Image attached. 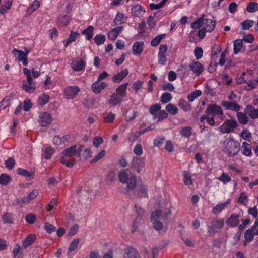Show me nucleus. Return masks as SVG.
Instances as JSON below:
<instances>
[{
    "mask_svg": "<svg viewBox=\"0 0 258 258\" xmlns=\"http://www.w3.org/2000/svg\"><path fill=\"white\" fill-rule=\"evenodd\" d=\"M119 181L122 184H126V189L134 190L137 186V179L135 175L128 169L121 170L118 174Z\"/></svg>",
    "mask_w": 258,
    "mask_h": 258,
    "instance_id": "nucleus-1",
    "label": "nucleus"
},
{
    "mask_svg": "<svg viewBox=\"0 0 258 258\" xmlns=\"http://www.w3.org/2000/svg\"><path fill=\"white\" fill-rule=\"evenodd\" d=\"M76 145L72 146L64 150L63 156L60 159V163L67 167L72 168L75 164V159L73 156L77 155Z\"/></svg>",
    "mask_w": 258,
    "mask_h": 258,
    "instance_id": "nucleus-2",
    "label": "nucleus"
},
{
    "mask_svg": "<svg viewBox=\"0 0 258 258\" xmlns=\"http://www.w3.org/2000/svg\"><path fill=\"white\" fill-rule=\"evenodd\" d=\"M224 152L228 156H234L239 152L240 144L233 138L226 139L224 142Z\"/></svg>",
    "mask_w": 258,
    "mask_h": 258,
    "instance_id": "nucleus-3",
    "label": "nucleus"
},
{
    "mask_svg": "<svg viewBox=\"0 0 258 258\" xmlns=\"http://www.w3.org/2000/svg\"><path fill=\"white\" fill-rule=\"evenodd\" d=\"M23 72L27 77V82L23 81L22 89L26 92L31 93L36 90L35 84L33 81L31 72L26 68H24Z\"/></svg>",
    "mask_w": 258,
    "mask_h": 258,
    "instance_id": "nucleus-4",
    "label": "nucleus"
},
{
    "mask_svg": "<svg viewBox=\"0 0 258 258\" xmlns=\"http://www.w3.org/2000/svg\"><path fill=\"white\" fill-rule=\"evenodd\" d=\"M205 113L209 115H212V116L217 117L221 120H223L225 117L222 107L215 103L208 104L205 110Z\"/></svg>",
    "mask_w": 258,
    "mask_h": 258,
    "instance_id": "nucleus-5",
    "label": "nucleus"
},
{
    "mask_svg": "<svg viewBox=\"0 0 258 258\" xmlns=\"http://www.w3.org/2000/svg\"><path fill=\"white\" fill-rule=\"evenodd\" d=\"M238 126V123L235 119H227L224 121L221 126V132L223 133L233 132Z\"/></svg>",
    "mask_w": 258,
    "mask_h": 258,
    "instance_id": "nucleus-6",
    "label": "nucleus"
},
{
    "mask_svg": "<svg viewBox=\"0 0 258 258\" xmlns=\"http://www.w3.org/2000/svg\"><path fill=\"white\" fill-rule=\"evenodd\" d=\"M224 226V221L223 219L213 218L211 221V225L208 226V232L210 234H215L217 229H220Z\"/></svg>",
    "mask_w": 258,
    "mask_h": 258,
    "instance_id": "nucleus-7",
    "label": "nucleus"
},
{
    "mask_svg": "<svg viewBox=\"0 0 258 258\" xmlns=\"http://www.w3.org/2000/svg\"><path fill=\"white\" fill-rule=\"evenodd\" d=\"M132 167L140 173L145 164V159L141 157L134 156L132 160Z\"/></svg>",
    "mask_w": 258,
    "mask_h": 258,
    "instance_id": "nucleus-8",
    "label": "nucleus"
},
{
    "mask_svg": "<svg viewBox=\"0 0 258 258\" xmlns=\"http://www.w3.org/2000/svg\"><path fill=\"white\" fill-rule=\"evenodd\" d=\"M80 91V88L76 86L67 87L64 90V97L68 99H72L76 97Z\"/></svg>",
    "mask_w": 258,
    "mask_h": 258,
    "instance_id": "nucleus-9",
    "label": "nucleus"
},
{
    "mask_svg": "<svg viewBox=\"0 0 258 258\" xmlns=\"http://www.w3.org/2000/svg\"><path fill=\"white\" fill-rule=\"evenodd\" d=\"M39 122L41 126H49L52 122L51 115L47 112L40 113L39 116Z\"/></svg>",
    "mask_w": 258,
    "mask_h": 258,
    "instance_id": "nucleus-10",
    "label": "nucleus"
},
{
    "mask_svg": "<svg viewBox=\"0 0 258 258\" xmlns=\"http://www.w3.org/2000/svg\"><path fill=\"white\" fill-rule=\"evenodd\" d=\"M166 211L163 212L162 210H156L153 212L151 215V220L155 219H165L171 215V211L170 209H166Z\"/></svg>",
    "mask_w": 258,
    "mask_h": 258,
    "instance_id": "nucleus-11",
    "label": "nucleus"
},
{
    "mask_svg": "<svg viewBox=\"0 0 258 258\" xmlns=\"http://www.w3.org/2000/svg\"><path fill=\"white\" fill-rule=\"evenodd\" d=\"M222 106L226 110H231L237 112L241 109L240 105L234 101H222L221 103Z\"/></svg>",
    "mask_w": 258,
    "mask_h": 258,
    "instance_id": "nucleus-12",
    "label": "nucleus"
},
{
    "mask_svg": "<svg viewBox=\"0 0 258 258\" xmlns=\"http://www.w3.org/2000/svg\"><path fill=\"white\" fill-rule=\"evenodd\" d=\"M240 215L239 214L233 213L226 221V223L228 226L232 228H235L238 226L240 222Z\"/></svg>",
    "mask_w": 258,
    "mask_h": 258,
    "instance_id": "nucleus-13",
    "label": "nucleus"
},
{
    "mask_svg": "<svg viewBox=\"0 0 258 258\" xmlns=\"http://www.w3.org/2000/svg\"><path fill=\"white\" fill-rule=\"evenodd\" d=\"M244 111L251 119H255L258 118V109H256L252 105H247Z\"/></svg>",
    "mask_w": 258,
    "mask_h": 258,
    "instance_id": "nucleus-14",
    "label": "nucleus"
},
{
    "mask_svg": "<svg viewBox=\"0 0 258 258\" xmlns=\"http://www.w3.org/2000/svg\"><path fill=\"white\" fill-rule=\"evenodd\" d=\"M13 52L17 57L16 59H17L19 62H22L23 64H28V62L27 58V53L16 49L13 50Z\"/></svg>",
    "mask_w": 258,
    "mask_h": 258,
    "instance_id": "nucleus-15",
    "label": "nucleus"
},
{
    "mask_svg": "<svg viewBox=\"0 0 258 258\" xmlns=\"http://www.w3.org/2000/svg\"><path fill=\"white\" fill-rule=\"evenodd\" d=\"M123 101V98L115 92L113 93L108 100V104L111 106H115L120 104Z\"/></svg>",
    "mask_w": 258,
    "mask_h": 258,
    "instance_id": "nucleus-16",
    "label": "nucleus"
},
{
    "mask_svg": "<svg viewBox=\"0 0 258 258\" xmlns=\"http://www.w3.org/2000/svg\"><path fill=\"white\" fill-rule=\"evenodd\" d=\"M80 37V34L78 32H75L73 30L71 31L68 38L63 41V45L65 48H67L71 43L75 41L77 39Z\"/></svg>",
    "mask_w": 258,
    "mask_h": 258,
    "instance_id": "nucleus-17",
    "label": "nucleus"
},
{
    "mask_svg": "<svg viewBox=\"0 0 258 258\" xmlns=\"http://www.w3.org/2000/svg\"><path fill=\"white\" fill-rule=\"evenodd\" d=\"M107 86V84L104 82H100L97 80L92 85L91 88L92 91L96 94L100 93L101 91Z\"/></svg>",
    "mask_w": 258,
    "mask_h": 258,
    "instance_id": "nucleus-18",
    "label": "nucleus"
},
{
    "mask_svg": "<svg viewBox=\"0 0 258 258\" xmlns=\"http://www.w3.org/2000/svg\"><path fill=\"white\" fill-rule=\"evenodd\" d=\"M216 25L215 20L210 19H204V23L203 24V28L207 31V32H212Z\"/></svg>",
    "mask_w": 258,
    "mask_h": 258,
    "instance_id": "nucleus-19",
    "label": "nucleus"
},
{
    "mask_svg": "<svg viewBox=\"0 0 258 258\" xmlns=\"http://www.w3.org/2000/svg\"><path fill=\"white\" fill-rule=\"evenodd\" d=\"M128 70L127 69H123L121 72L114 75L112 77V80L114 83H120L128 75Z\"/></svg>",
    "mask_w": 258,
    "mask_h": 258,
    "instance_id": "nucleus-20",
    "label": "nucleus"
},
{
    "mask_svg": "<svg viewBox=\"0 0 258 258\" xmlns=\"http://www.w3.org/2000/svg\"><path fill=\"white\" fill-rule=\"evenodd\" d=\"M128 85V83L127 82L120 85L119 86L116 88V92L115 93L123 98V97H125L126 95L127 87Z\"/></svg>",
    "mask_w": 258,
    "mask_h": 258,
    "instance_id": "nucleus-21",
    "label": "nucleus"
},
{
    "mask_svg": "<svg viewBox=\"0 0 258 258\" xmlns=\"http://www.w3.org/2000/svg\"><path fill=\"white\" fill-rule=\"evenodd\" d=\"M132 14L134 16L140 17L145 13V10L143 9L142 7L139 4L133 6L131 10Z\"/></svg>",
    "mask_w": 258,
    "mask_h": 258,
    "instance_id": "nucleus-22",
    "label": "nucleus"
},
{
    "mask_svg": "<svg viewBox=\"0 0 258 258\" xmlns=\"http://www.w3.org/2000/svg\"><path fill=\"white\" fill-rule=\"evenodd\" d=\"M94 28L93 26L90 25L86 29L81 32V34L85 36L87 40H90L93 37V32Z\"/></svg>",
    "mask_w": 258,
    "mask_h": 258,
    "instance_id": "nucleus-23",
    "label": "nucleus"
},
{
    "mask_svg": "<svg viewBox=\"0 0 258 258\" xmlns=\"http://www.w3.org/2000/svg\"><path fill=\"white\" fill-rule=\"evenodd\" d=\"M241 152L245 156H250L252 154L251 145L246 142H243L241 147Z\"/></svg>",
    "mask_w": 258,
    "mask_h": 258,
    "instance_id": "nucleus-24",
    "label": "nucleus"
},
{
    "mask_svg": "<svg viewBox=\"0 0 258 258\" xmlns=\"http://www.w3.org/2000/svg\"><path fill=\"white\" fill-rule=\"evenodd\" d=\"M144 43L143 42H136L133 46V51L134 54L136 55H139L143 51V46Z\"/></svg>",
    "mask_w": 258,
    "mask_h": 258,
    "instance_id": "nucleus-25",
    "label": "nucleus"
},
{
    "mask_svg": "<svg viewBox=\"0 0 258 258\" xmlns=\"http://www.w3.org/2000/svg\"><path fill=\"white\" fill-rule=\"evenodd\" d=\"M36 236L35 235L31 234L28 235L24 240L23 243V246L24 248H26L27 247L31 246L33 244V243L35 242L36 240Z\"/></svg>",
    "mask_w": 258,
    "mask_h": 258,
    "instance_id": "nucleus-26",
    "label": "nucleus"
},
{
    "mask_svg": "<svg viewBox=\"0 0 258 258\" xmlns=\"http://www.w3.org/2000/svg\"><path fill=\"white\" fill-rule=\"evenodd\" d=\"M57 23L62 27H66L70 23L69 17L66 15L58 16Z\"/></svg>",
    "mask_w": 258,
    "mask_h": 258,
    "instance_id": "nucleus-27",
    "label": "nucleus"
},
{
    "mask_svg": "<svg viewBox=\"0 0 258 258\" xmlns=\"http://www.w3.org/2000/svg\"><path fill=\"white\" fill-rule=\"evenodd\" d=\"M245 113L238 111L237 112V117L239 122L242 124H246L249 120V117Z\"/></svg>",
    "mask_w": 258,
    "mask_h": 258,
    "instance_id": "nucleus-28",
    "label": "nucleus"
},
{
    "mask_svg": "<svg viewBox=\"0 0 258 258\" xmlns=\"http://www.w3.org/2000/svg\"><path fill=\"white\" fill-rule=\"evenodd\" d=\"M125 253L128 258H140L138 252L133 247H127L125 249Z\"/></svg>",
    "mask_w": 258,
    "mask_h": 258,
    "instance_id": "nucleus-29",
    "label": "nucleus"
},
{
    "mask_svg": "<svg viewBox=\"0 0 258 258\" xmlns=\"http://www.w3.org/2000/svg\"><path fill=\"white\" fill-rule=\"evenodd\" d=\"M179 134L188 139L192 135V128L190 126H184L179 131Z\"/></svg>",
    "mask_w": 258,
    "mask_h": 258,
    "instance_id": "nucleus-30",
    "label": "nucleus"
},
{
    "mask_svg": "<svg viewBox=\"0 0 258 258\" xmlns=\"http://www.w3.org/2000/svg\"><path fill=\"white\" fill-rule=\"evenodd\" d=\"M246 11L248 13H255L258 11V3L256 2H249L246 7Z\"/></svg>",
    "mask_w": 258,
    "mask_h": 258,
    "instance_id": "nucleus-31",
    "label": "nucleus"
},
{
    "mask_svg": "<svg viewBox=\"0 0 258 258\" xmlns=\"http://www.w3.org/2000/svg\"><path fill=\"white\" fill-rule=\"evenodd\" d=\"M49 96L45 93H43L39 96L38 99V104L41 107L45 105L49 102Z\"/></svg>",
    "mask_w": 258,
    "mask_h": 258,
    "instance_id": "nucleus-32",
    "label": "nucleus"
},
{
    "mask_svg": "<svg viewBox=\"0 0 258 258\" xmlns=\"http://www.w3.org/2000/svg\"><path fill=\"white\" fill-rule=\"evenodd\" d=\"M178 106L185 112L189 111L191 109V105L186 100L182 99L179 100Z\"/></svg>",
    "mask_w": 258,
    "mask_h": 258,
    "instance_id": "nucleus-33",
    "label": "nucleus"
},
{
    "mask_svg": "<svg viewBox=\"0 0 258 258\" xmlns=\"http://www.w3.org/2000/svg\"><path fill=\"white\" fill-rule=\"evenodd\" d=\"M2 220L4 224H12L14 222V219L13 217V214L12 213H5L2 217Z\"/></svg>",
    "mask_w": 258,
    "mask_h": 258,
    "instance_id": "nucleus-34",
    "label": "nucleus"
},
{
    "mask_svg": "<svg viewBox=\"0 0 258 258\" xmlns=\"http://www.w3.org/2000/svg\"><path fill=\"white\" fill-rule=\"evenodd\" d=\"M138 196L139 197L148 198V189L147 187L144 185L141 184L139 187Z\"/></svg>",
    "mask_w": 258,
    "mask_h": 258,
    "instance_id": "nucleus-35",
    "label": "nucleus"
},
{
    "mask_svg": "<svg viewBox=\"0 0 258 258\" xmlns=\"http://www.w3.org/2000/svg\"><path fill=\"white\" fill-rule=\"evenodd\" d=\"M202 94V91L200 90H196L193 92H191L187 96V99L188 101L192 102L195 99L200 96Z\"/></svg>",
    "mask_w": 258,
    "mask_h": 258,
    "instance_id": "nucleus-36",
    "label": "nucleus"
},
{
    "mask_svg": "<svg viewBox=\"0 0 258 258\" xmlns=\"http://www.w3.org/2000/svg\"><path fill=\"white\" fill-rule=\"evenodd\" d=\"M204 23V15L199 18L195 22L191 24V28L193 29H197L200 28Z\"/></svg>",
    "mask_w": 258,
    "mask_h": 258,
    "instance_id": "nucleus-37",
    "label": "nucleus"
},
{
    "mask_svg": "<svg viewBox=\"0 0 258 258\" xmlns=\"http://www.w3.org/2000/svg\"><path fill=\"white\" fill-rule=\"evenodd\" d=\"M11 180V177L6 174H1L0 175V185L7 186Z\"/></svg>",
    "mask_w": 258,
    "mask_h": 258,
    "instance_id": "nucleus-38",
    "label": "nucleus"
},
{
    "mask_svg": "<svg viewBox=\"0 0 258 258\" xmlns=\"http://www.w3.org/2000/svg\"><path fill=\"white\" fill-rule=\"evenodd\" d=\"M12 97L8 95L0 102V110L5 109L7 107L10 106Z\"/></svg>",
    "mask_w": 258,
    "mask_h": 258,
    "instance_id": "nucleus-39",
    "label": "nucleus"
},
{
    "mask_svg": "<svg viewBox=\"0 0 258 258\" xmlns=\"http://www.w3.org/2000/svg\"><path fill=\"white\" fill-rule=\"evenodd\" d=\"M243 47V42L241 39H237L234 41V52L235 54L238 53Z\"/></svg>",
    "mask_w": 258,
    "mask_h": 258,
    "instance_id": "nucleus-40",
    "label": "nucleus"
},
{
    "mask_svg": "<svg viewBox=\"0 0 258 258\" xmlns=\"http://www.w3.org/2000/svg\"><path fill=\"white\" fill-rule=\"evenodd\" d=\"M17 173L18 175L27 178H32L33 174L26 169L19 168L17 169Z\"/></svg>",
    "mask_w": 258,
    "mask_h": 258,
    "instance_id": "nucleus-41",
    "label": "nucleus"
},
{
    "mask_svg": "<svg viewBox=\"0 0 258 258\" xmlns=\"http://www.w3.org/2000/svg\"><path fill=\"white\" fill-rule=\"evenodd\" d=\"M161 106L160 104H155L152 105L150 109L149 112L150 114L153 115V117L154 118L156 116H157V112L161 110Z\"/></svg>",
    "mask_w": 258,
    "mask_h": 258,
    "instance_id": "nucleus-42",
    "label": "nucleus"
},
{
    "mask_svg": "<svg viewBox=\"0 0 258 258\" xmlns=\"http://www.w3.org/2000/svg\"><path fill=\"white\" fill-rule=\"evenodd\" d=\"M54 153V150L51 147L46 148L42 154L43 157L48 160L50 159Z\"/></svg>",
    "mask_w": 258,
    "mask_h": 258,
    "instance_id": "nucleus-43",
    "label": "nucleus"
},
{
    "mask_svg": "<svg viewBox=\"0 0 258 258\" xmlns=\"http://www.w3.org/2000/svg\"><path fill=\"white\" fill-rule=\"evenodd\" d=\"M165 36V34H162L156 36L152 40L151 42V45L154 47L158 46L162 39H163Z\"/></svg>",
    "mask_w": 258,
    "mask_h": 258,
    "instance_id": "nucleus-44",
    "label": "nucleus"
},
{
    "mask_svg": "<svg viewBox=\"0 0 258 258\" xmlns=\"http://www.w3.org/2000/svg\"><path fill=\"white\" fill-rule=\"evenodd\" d=\"M183 182L186 185H191L193 184L191 177L188 172L184 171L183 173Z\"/></svg>",
    "mask_w": 258,
    "mask_h": 258,
    "instance_id": "nucleus-45",
    "label": "nucleus"
},
{
    "mask_svg": "<svg viewBox=\"0 0 258 258\" xmlns=\"http://www.w3.org/2000/svg\"><path fill=\"white\" fill-rule=\"evenodd\" d=\"M222 203H219L216 205L215 206L213 207L212 210V212L214 215H218L222 211H223L225 208L224 205H223Z\"/></svg>",
    "mask_w": 258,
    "mask_h": 258,
    "instance_id": "nucleus-46",
    "label": "nucleus"
},
{
    "mask_svg": "<svg viewBox=\"0 0 258 258\" xmlns=\"http://www.w3.org/2000/svg\"><path fill=\"white\" fill-rule=\"evenodd\" d=\"M166 110L171 115H175L178 111V108L171 103H169L166 105Z\"/></svg>",
    "mask_w": 258,
    "mask_h": 258,
    "instance_id": "nucleus-47",
    "label": "nucleus"
},
{
    "mask_svg": "<svg viewBox=\"0 0 258 258\" xmlns=\"http://www.w3.org/2000/svg\"><path fill=\"white\" fill-rule=\"evenodd\" d=\"M254 24V21L252 20H246L241 22V25L242 30H248L252 27Z\"/></svg>",
    "mask_w": 258,
    "mask_h": 258,
    "instance_id": "nucleus-48",
    "label": "nucleus"
},
{
    "mask_svg": "<svg viewBox=\"0 0 258 258\" xmlns=\"http://www.w3.org/2000/svg\"><path fill=\"white\" fill-rule=\"evenodd\" d=\"M94 40L96 44L99 46L104 44L106 40V37L104 35L97 34L95 36Z\"/></svg>",
    "mask_w": 258,
    "mask_h": 258,
    "instance_id": "nucleus-49",
    "label": "nucleus"
},
{
    "mask_svg": "<svg viewBox=\"0 0 258 258\" xmlns=\"http://www.w3.org/2000/svg\"><path fill=\"white\" fill-rule=\"evenodd\" d=\"M57 205V200L56 198H52L49 204L46 206V209L47 211L50 212L55 209Z\"/></svg>",
    "mask_w": 258,
    "mask_h": 258,
    "instance_id": "nucleus-50",
    "label": "nucleus"
},
{
    "mask_svg": "<svg viewBox=\"0 0 258 258\" xmlns=\"http://www.w3.org/2000/svg\"><path fill=\"white\" fill-rule=\"evenodd\" d=\"M172 98V97L171 93L164 92L162 94L160 100L162 103L165 104L169 102L171 100Z\"/></svg>",
    "mask_w": 258,
    "mask_h": 258,
    "instance_id": "nucleus-51",
    "label": "nucleus"
},
{
    "mask_svg": "<svg viewBox=\"0 0 258 258\" xmlns=\"http://www.w3.org/2000/svg\"><path fill=\"white\" fill-rule=\"evenodd\" d=\"M15 164V160L13 157H9L5 161V165L7 168L12 170Z\"/></svg>",
    "mask_w": 258,
    "mask_h": 258,
    "instance_id": "nucleus-52",
    "label": "nucleus"
},
{
    "mask_svg": "<svg viewBox=\"0 0 258 258\" xmlns=\"http://www.w3.org/2000/svg\"><path fill=\"white\" fill-rule=\"evenodd\" d=\"M248 199L247 196L244 192L240 194L237 199V202L242 205H246L248 202Z\"/></svg>",
    "mask_w": 258,
    "mask_h": 258,
    "instance_id": "nucleus-53",
    "label": "nucleus"
},
{
    "mask_svg": "<svg viewBox=\"0 0 258 258\" xmlns=\"http://www.w3.org/2000/svg\"><path fill=\"white\" fill-rule=\"evenodd\" d=\"M16 204L19 205L20 207H23L25 205L28 204L30 202L27 197H23L22 198H16L15 199Z\"/></svg>",
    "mask_w": 258,
    "mask_h": 258,
    "instance_id": "nucleus-54",
    "label": "nucleus"
},
{
    "mask_svg": "<svg viewBox=\"0 0 258 258\" xmlns=\"http://www.w3.org/2000/svg\"><path fill=\"white\" fill-rule=\"evenodd\" d=\"M115 118V115L114 113L109 112L107 114L106 116L103 118V120L106 123H111L114 121Z\"/></svg>",
    "mask_w": 258,
    "mask_h": 258,
    "instance_id": "nucleus-55",
    "label": "nucleus"
},
{
    "mask_svg": "<svg viewBox=\"0 0 258 258\" xmlns=\"http://www.w3.org/2000/svg\"><path fill=\"white\" fill-rule=\"evenodd\" d=\"M143 81L138 80L133 83L132 88L135 93H138L139 90L143 87Z\"/></svg>",
    "mask_w": 258,
    "mask_h": 258,
    "instance_id": "nucleus-56",
    "label": "nucleus"
},
{
    "mask_svg": "<svg viewBox=\"0 0 258 258\" xmlns=\"http://www.w3.org/2000/svg\"><path fill=\"white\" fill-rule=\"evenodd\" d=\"M79 241V238L74 239L68 248V252H71L76 249L78 247Z\"/></svg>",
    "mask_w": 258,
    "mask_h": 258,
    "instance_id": "nucleus-57",
    "label": "nucleus"
},
{
    "mask_svg": "<svg viewBox=\"0 0 258 258\" xmlns=\"http://www.w3.org/2000/svg\"><path fill=\"white\" fill-rule=\"evenodd\" d=\"M252 228L247 229L246 230L244 234V237L246 240L250 242L253 239L254 234L253 232L252 231Z\"/></svg>",
    "mask_w": 258,
    "mask_h": 258,
    "instance_id": "nucleus-58",
    "label": "nucleus"
},
{
    "mask_svg": "<svg viewBox=\"0 0 258 258\" xmlns=\"http://www.w3.org/2000/svg\"><path fill=\"white\" fill-rule=\"evenodd\" d=\"M204 66H189L192 70L197 76L200 75L204 70Z\"/></svg>",
    "mask_w": 258,
    "mask_h": 258,
    "instance_id": "nucleus-59",
    "label": "nucleus"
},
{
    "mask_svg": "<svg viewBox=\"0 0 258 258\" xmlns=\"http://www.w3.org/2000/svg\"><path fill=\"white\" fill-rule=\"evenodd\" d=\"M168 114L165 110H160L159 113H157V116H156L154 118L158 119V121H159L164 119H166L168 117Z\"/></svg>",
    "mask_w": 258,
    "mask_h": 258,
    "instance_id": "nucleus-60",
    "label": "nucleus"
},
{
    "mask_svg": "<svg viewBox=\"0 0 258 258\" xmlns=\"http://www.w3.org/2000/svg\"><path fill=\"white\" fill-rule=\"evenodd\" d=\"M135 208H136V212L138 215L136 219V221L140 220L141 219V218L144 216L145 212L144 210L140 207H138L137 205H135Z\"/></svg>",
    "mask_w": 258,
    "mask_h": 258,
    "instance_id": "nucleus-61",
    "label": "nucleus"
},
{
    "mask_svg": "<svg viewBox=\"0 0 258 258\" xmlns=\"http://www.w3.org/2000/svg\"><path fill=\"white\" fill-rule=\"evenodd\" d=\"M151 221L153 223V228L157 231H160L162 229L163 225V223L158 220L157 219H154L153 220H151Z\"/></svg>",
    "mask_w": 258,
    "mask_h": 258,
    "instance_id": "nucleus-62",
    "label": "nucleus"
},
{
    "mask_svg": "<svg viewBox=\"0 0 258 258\" xmlns=\"http://www.w3.org/2000/svg\"><path fill=\"white\" fill-rule=\"evenodd\" d=\"M221 47L218 45H215L212 50V59H214L215 57L220 54Z\"/></svg>",
    "mask_w": 258,
    "mask_h": 258,
    "instance_id": "nucleus-63",
    "label": "nucleus"
},
{
    "mask_svg": "<svg viewBox=\"0 0 258 258\" xmlns=\"http://www.w3.org/2000/svg\"><path fill=\"white\" fill-rule=\"evenodd\" d=\"M105 150H102L94 158H93L90 161L91 163H95L99 160L102 158L105 155Z\"/></svg>",
    "mask_w": 258,
    "mask_h": 258,
    "instance_id": "nucleus-64",
    "label": "nucleus"
}]
</instances>
